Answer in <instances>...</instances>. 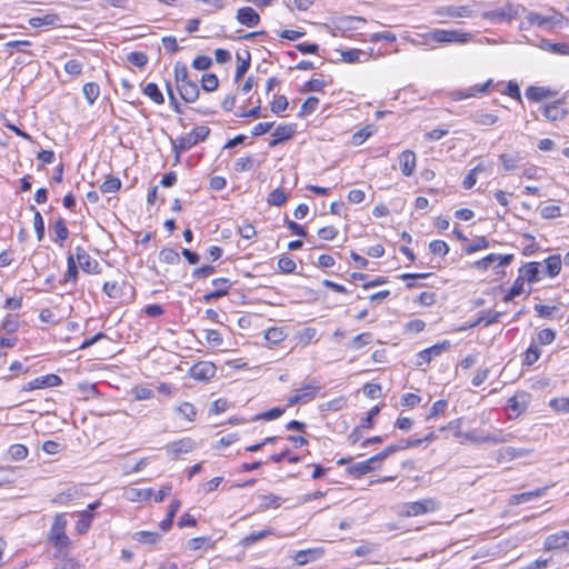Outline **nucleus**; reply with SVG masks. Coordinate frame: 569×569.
Wrapping results in <instances>:
<instances>
[{
  "mask_svg": "<svg viewBox=\"0 0 569 569\" xmlns=\"http://www.w3.org/2000/svg\"><path fill=\"white\" fill-rule=\"evenodd\" d=\"M523 286L525 283L517 277L515 280L512 287L507 292V295L503 297L505 302L512 301L517 296H520L523 292Z\"/></svg>",
  "mask_w": 569,
  "mask_h": 569,
  "instance_id": "nucleus-51",
  "label": "nucleus"
},
{
  "mask_svg": "<svg viewBox=\"0 0 569 569\" xmlns=\"http://www.w3.org/2000/svg\"><path fill=\"white\" fill-rule=\"evenodd\" d=\"M127 60L138 68H143L148 63V56L144 52L134 51L127 56Z\"/></svg>",
  "mask_w": 569,
  "mask_h": 569,
  "instance_id": "nucleus-56",
  "label": "nucleus"
},
{
  "mask_svg": "<svg viewBox=\"0 0 569 569\" xmlns=\"http://www.w3.org/2000/svg\"><path fill=\"white\" fill-rule=\"evenodd\" d=\"M471 13L472 11L468 6H446L435 10L436 16L449 18H467L470 17Z\"/></svg>",
  "mask_w": 569,
  "mask_h": 569,
  "instance_id": "nucleus-12",
  "label": "nucleus"
},
{
  "mask_svg": "<svg viewBox=\"0 0 569 569\" xmlns=\"http://www.w3.org/2000/svg\"><path fill=\"white\" fill-rule=\"evenodd\" d=\"M431 253L445 257L449 252V246L442 240H433L429 243Z\"/></svg>",
  "mask_w": 569,
  "mask_h": 569,
  "instance_id": "nucleus-60",
  "label": "nucleus"
},
{
  "mask_svg": "<svg viewBox=\"0 0 569 569\" xmlns=\"http://www.w3.org/2000/svg\"><path fill=\"white\" fill-rule=\"evenodd\" d=\"M210 134V128L207 126L196 127L191 132L179 137L177 140H171L172 149L174 152V163L180 161V154L200 141H204Z\"/></svg>",
  "mask_w": 569,
  "mask_h": 569,
  "instance_id": "nucleus-2",
  "label": "nucleus"
},
{
  "mask_svg": "<svg viewBox=\"0 0 569 569\" xmlns=\"http://www.w3.org/2000/svg\"><path fill=\"white\" fill-rule=\"evenodd\" d=\"M521 157L518 152L515 153H501L499 156V160L501 161L503 169L506 171H512L518 167V163L521 161Z\"/></svg>",
  "mask_w": 569,
  "mask_h": 569,
  "instance_id": "nucleus-31",
  "label": "nucleus"
},
{
  "mask_svg": "<svg viewBox=\"0 0 569 569\" xmlns=\"http://www.w3.org/2000/svg\"><path fill=\"white\" fill-rule=\"evenodd\" d=\"M562 99H558L543 107V116L550 121H559L566 118L568 110L561 108Z\"/></svg>",
  "mask_w": 569,
  "mask_h": 569,
  "instance_id": "nucleus-17",
  "label": "nucleus"
},
{
  "mask_svg": "<svg viewBox=\"0 0 569 569\" xmlns=\"http://www.w3.org/2000/svg\"><path fill=\"white\" fill-rule=\"evenodd\" d=\"M372 130L370 126H367L352 134L351 142L353 146L362 144L370 136Z\"/></svg>",
  "mask_w": 569,
  "mask_h": 569,
  "instance_id": "nucleus-54",
  "label": "nucleus"
},
{
  "mask_svg": "<svg viewBox=\"0 0 569 569\" xmlns=\"http://www.w3.org/2000/svg\"><path fill=\"white\" fill-rule=\"evenodd\" d=\"M287 201V194L281 188L272 190L267 198V202L270 206H282Z\"/></svg>",
  "mask_w": 569,
  "mask_h": 569,
  "instance_id": "nucleus-45",
  "label": "nucleus"
},
{
  "mask_svg": "<svg viewBox=\"0 0 569 569\" xmlns=\"http://www.w3.org/2000/svg\"><path fill=\"white\" fill-rule=\"evenodd\" d=\"M568 542H569V531L562 530V531L556 532V533L547 537V539L545 541V547L548 550L559 549V548L567 547Z\"/></svg>",
  "mask_w": 569,
  "mask_h": 569,
  "instance_id": "nucleus-20",
  "label": "nucleus"
},
{
  "mask_svg": "<svg viewBox=\"0 0 569 569\" xmlns=\"http://www.w3.org/2000/svg\"><path fill=\"white\" fill-rule=\"evenodd\" d=\"M426 40H432L437 43L449 44V43H467L471 40L472 34L462 32L459 30H443L435 29L430 32L421 34Z\"/></svg>",
  "mask_w": 569,
  "mask_h": 569,
  "instance_id": "nucleus-4",
  "label": "nucleus"
},
{
  "mask_svg": "<svg viewBox=\"0 0 569 569\" xmlns=\"http://www.w3.org/2000/svg\"><path fill=\"white\" fill-rule=\"evenodd\" d=\"M79 517L80 518L77 521L76 530L80 535H82V533H86L88 531V529L90 528L93 515L90 511L83 510L79 513Z\"/></svg>",
  "mask_w": 569,
  "mask_h": 569,
  "instance_id": "nucleus-35",
  "label": "nucleus"
},
{
  "mask_svg": "<svg viewBox=\"0 0 569 569\" xmlns=\"http://www.w3.org/2000/svg\"><path fill=\"white\" fill-rule=\"evenodd\" d=\"M260 500H261L260 508L262 510H266L271 507L278 508V507H280L281 502L283 501V499L281 497L276 496L273 493L261 495Z\"/></svg>",
  "mask_w": 569,
  "mask_h": 569,
  "instance_id": "nucleus-40",
  "label": "nucleus"
},
{
  "mask_svg": "<svg viewBox=\"0 0 569 569\" xmlns=\"http://www.w3.org/2000/svg\"><path fill=\"white\" fill-rule=\"evenodd\" d=\"M78 274H79V271H78V266H77L76 259L72 253H69V256L67 257V272L64 274L62 282L63 283L71 282L72 284H76L77 280H78Z\"/></svg>",
  "mask_w": 569,
  "mask_h": 569,
  "instance_id": "nucleus-26",
  "label": "nucleus"
},
{
  "mask_svg": "<svg viewBox=\"0 0 569 569\" xmlns=\"http://www.w3.org/2000/svg\"><path fill=\"white\" fill-rule=\"evenodd\" d=\"M53 231L56 233V241L62 242L68 238L69 230L63 218H59L54 221Z\"/></svg>",
  "mask_w": 569,
  "mask_h": 569,
  "instance_id": "nucleus-44",
  "label": "nucleus"
},
{
  "mask_svg": "<svg viewBox=\"0 0 569 569\" xmlns=\"http://www.w3.org/2000/svg\"><path fill=\"white\" fill-rule=\"evenodd\" d=\"M174 80L177 89L182 100L188 103L194 102L200 94L199 87L196 81L189 79L188 68L181 62L174 66Z\"/></svg>",
  "mask_w": 569,
  "mask_h": 569,
  "instance_id": "nucleus-1",
  "label": "nucleus"
},
{
  "mask_svg": "<svg viewBox=\"0 0 569 569\" xmlns=\"http://www.w3.org/2000/svg\"><path fill=\"white\" fill-rule=\"evenodd\" d=\"M556 339V332L552 329H541L537 335V341L540 345H550Z\"/></svg>",
  "mask_w": 569,
  "mask_h": 569,
  "instance_id": "nucleus-61",
  "label": "nucleus"
},
{
  "mask_svg": "<svg viewBox=\"0 0 569 569\" xmlns=\"http://www.w3.org/2000/svg\"><path fill=\"white\" fill-rule=\"evenodd\" d=\"M177 413L182 418L187 419L189 422L194 421L197 416V410L193 405L189 402H183L176 409Z\"/></svg>",
  "mask_w": 569,
  "mask_h": 569,
  "instance_id": "nucleus-39",
  "label": "nucleus"
},
{
  "mask_svg": "<svg viewBox=\"0 0 569 569\" xmlns=\"http://www.w3.org/2000/svg\"><path fill=\"white\" fill-rule=\"evenodd\" d=\"M201 86L207 92L214 91L219 86L218 77L214 73L203 74L201 78Z\"/></svg>",
  "mask_w": 569,
  "mask_h": 569,
  "instance_id": "nucleus-48",
  "label": "nucleus"
},
{
  "mask_svg": "<svg viewBox=\"0 0 569 569\" xmlns=\"http://www.w3.org/2000/svg\"><path fill=\"white\" fill-rule=\"evenodd\" d=\"M297 130L296 123L279 124L273 132V137H278L282 142L290 140Z\"/></svg>",
  "mask_w": 569,
  "mask_h": 569,
  "instance_id": "nucleus-29",
  "label": "nucleus"
},
{
  "mask_svg": "<svg viewBox=\"0 0 569 569\" xmlns=\"http://www.w3.org/2000/svg\"><path fill=\"white\" fill-rule=\"evenodd\" d=\"M403 513L408 517H416L438 509V502L433 499L408 502L403 506Z\"/></svg>",
  "mask_w": 569,
  "mask_h": 569,
  "instance_id": "nucleus-7",
  "label": "nucleus"
},
{
  "mask_svg": "<svg viewBox=\"0 0 569 569\" xmlns=\"http://www.w3.org/2000/svg\"><path fill=\"white\" fill-rule=\"evenodd\" d=\"M211 283L216 289L203 296L202 300L206 303H210L213 300L228 296L229 290L233 284V282L230 281L228 278H216L211 281Z\"/></svg>",
  "mask_w": 569,
  "mask_h": 569,
  "instance_id": "nucleus-8",
  "label": "nucleus"
},
{
  "mask_svg": "<svg viewBox=\"0 0 569 569\" xmlns=\"http://www.w3.org/2000/svg\"><path fill=\"white\" fill-rule=\"evenodd\" d=\"M8 453L13 460H22L28 456V448L24 445L16 443L10 446Z\"/></svg>",
  "mask_w": 569,
  "mask_h": 569,
  "instance_id": "nucleus-53",
  "label": "nucleus"
},
{
  "mask_svg": "<svg viewBox=\"0 0 569 569\" xmlns=\"http://www.w3.org/2000/svg\"><path fill=\"white\" fill-rule=\"evenodd\" d=\"M555 94V91L546 87L529 86L526 89V97L532 102H539L545 99L552 98Z\"/></svg>",
  "mask_w": 569,
  "mask_h": 569,
  "instance_id": "nucleus-19",
  "label": "nucleus"
},
{
  "mask_svg": "<svg viewBox=\"0 0 569 569\" xmlns=\"http://www.w3.org/2000/svg\"><path fill=\"white\" fill-rule=\"evenodd\" d=\"M1 328L7 333H13L19 328V321L17 316L13 315H7L6 319L3 320Z\"/></svg>",
  "mask_w": 569,
  "mask_h": 569,
  "instance_id": "nucleus-63",
  "label": "nucleus"
},
{
  "mask_svg": "<svg viewBox=\"0 0 569 569\" xmlns=\"http://www.w3.org/2000/svg\"><path fill=\"white\" fill-rule=\"evenodd\" d=\"M286 335L279 328H270L266 331L264 338L267 341L271 343L281 342L284 339Z\"/></svg>",
  "mask_w": 569,
  "mask_h": 569,
  "instance_id": "nucleus-64",
  "label": "nucleus"
},
{
  "mask_svg": "<svg viewBox=\"0 0 569 569\" xmlns=\"http://www.w3.org/2000/svg\"><path fill=\"white\" fill-rule=\"evenodd\" d=\"M519 16V7L506 3L503 7L483 13V18L493 22H510Z\"/></svg>",
  "mask_w": 569,
  "mask_h": 569,
  "instance_id": "nucleus-5",
  "label": "nucleus"
},
{
  "mask_svg": "<svg viewBox=\"0 0 569 569\" xmlns=\"http://www.w3.org/2000/svg\"><path fill=\"white\" fill-rule=\"evenodd\" d=\"M29 24L33 28H39L42 26L49 27H61V18L57 13H48L42 17H33L29 19Z\"/></svg>",
  "mask_w": 569,
  "mask_h": 569,
  "instance_id": "nucleus-22",
  "label": "nucleus"
},
{
  "mask_svg": "<svg viewBox=\"0 0 569 569\" xmlns=\"http://www.w3.org/2000/svg\"><path fill=\"white\" fill-rule=\"evenodd\" d=\"M372 342V333L370 332H362L358 336H356L352 341H351V346L353 349L356 350H359L361 349L362 347L369 345Z\"/></svg>",
  "mask_w": 569,
  "mask_h": 569,
  "instance_id": "nucleus-58",
  "label": "nucleus"
},
{
  "mask_svg": "<svg viewBox=\"0 0 569 569\" xmlns=\"http://www.w3.org/2000/svg\"><path fill=\"white\" fill-rule=\"evenodd\" d=\"M547 490H548V487H543V488H537L536 490H532V491L512 495L510 498V503L511 505H520L523 502H528L533 498L542 497Z\"/></svg>",
  "mask_w": 569,
  "mask_h": 569,
  "instance_id": "nucleus-23",
  "label": "nucleus"
},
{
  "mask_svg": "<svg viewBox=\"0 0 569 569\" xmlns=\"http://www.w3.org/2000/svg\"><path fill=\"white\" fill-rule=\"evenodd\" d=\"M254 160L251 156H246L237 159L234 162V170L237 172L250 171L253 169Z\"/></svg>",
  "mask_w": 569,
  "mask_h": 569,
  "instance_id": "nucleus-50",
  "label": "nucleus"
},
{
  "mask_svg": "<svg viewBox=\"0 0 569 569\" xmlns=\"http://www.w3.org/2000/svg\"><path fill=\"white\" fill-rule=\"evenodd\" d=\"M82 91L90 106L94 103L100 94V88L96 82H88L83 84Z\"/></svg>",
  "mask_w": 569,
  "mask_h": 569,
  "instance_id": "nucleus-37",
  "label": "nucleus"
},
{
  "mask_svg": "<svg viewBox=\"0 0 569 569\" xmlns=\"http://www.w3.org/2000/svg\"><path fill=\"white\" fill-rule=\"evenodd\" d=\"M121 181L117 177H108L100 186L102 193H113L120 190Z\"/></svg>",
  "mask_w": 569,
  "mask_h": 569,
  "instance_id": "nucleus-41",
  "label": "nucleus"
},
{
  "mask_svg": "<svg viewBox=\"0 0 569 569\" xmlns=\"http://www.w3.org/2000/svg\"><path fill=\"white\" fill-rule=\"evenodd\" d=\"M318 390L319 386L305 385L298 389L296 393L301 398V403H307L316 397Z\"/></svg>",
  "mask_w": 569,
  "mask_h": 569,
  "instance_id": "nucleus-36",
  "label": "nucleus"
},
{
  "mask_svg": "<svg viewBox=\"0 0 569 569\" xmlns=\"http://www.w3.org/2000/svg\"><path fill=\"white\" fill-rule=\"evenodd\" d=\"M527 20L531 23V24H536V26H539V27H543L548 23H551V22H557L558 20H555V17H545L540 13H537V12H529L528 16H527Z\"/></svg>",
  "mask_w": 569,
  "mask_h": 569,
  "instance_id": "nucleus-46",
  "label": "nucleus"
},
{
  "mask_svg": "<svg viewBox=\"0 0 569 569\" xmlns=\"http://www.w3.org/2000/svg\"><path fill=\"white\" fill-rule=\"evenodd\" d=\"M67 523L68 521L66 513L56 515L53 518V523L48 533V541L60 552L67 550L71 543L69 537L66 533Z\"/></svg>",
  "mask_w": 569,
  "mask_h": 569,
  "instance_id": "nucleus-3",
  "label": "nucleus"
},
{
  "mask_svg": "<svg viewBox=\"0 0 569 569\" xmlns=\"http://www.w3.org/2000/svg\"><path fill=\"white\" fill-rule=\"evenodd\" d=\"M194 441L191 438H183L178 441H173L169 445L168 449L176 456L180 453H188L193 450Z\"/></svg>",
  "mask_w": 569,
  "mask_h": 569,
  "instance_id": "nucleus-24",
  "label": "nucleus"
},
{
  "mask_svg": "<svg viewBox=\"0 0 569 569\" xmlns=\"http://www.w3.org/2000/svg\"><path fill=\"white\" fill-rule=\"evenodd\" d=\"M31 211H33V227L37 233L38 241H41L44 238V221L41 213L36 209L33 204L29 207Z\"/></svg>",
  "mask_w": 569,
  "mask_h": 569,
  "instance_id": "nucleus-34",
  "label": "nucleus"
},
{
  "mask_svg": "<svg viewBox=\"0 0 569 569\" xmlns=\"http://www.w3.org/2000/svg\"><path fill=\"white\" fill-rule=\"evenodd\" d=\"M450 347V341L445 340L442 342L436 343L418 353V366H422L425 363H429L432 358L440 356L445 350Z\"/></svg>",
  "mask_w": 569,
  "mask_h": 569,
  "instance_id": "nucleus-11",
  "label": "nucleus"
},
{
  "mask_svg": "<svg viewBox=\"0 0 569 569\" xmlns=\"http://www.w3.org/2000/svg\"><path fill=\"white\" fill-rule=\"evenodd\" d=\"M296 262L290 258V257H287V256H282L279 260H278V268L283 272V273H293L295 270H296Z\"/></svg>",
  "mask_w": 569,
  "mask_h": 569,
  "instance_id": "nucleus-62",
  "label": "nucleus"
},
{
  "mask_svg": "<svg viewBox=\"0 0 569 569\" xmlns=\"http://www.w3.org/2000/svg\"><path fill=\"white\" fill-rule=\"evenodd\" d=\"M129 499L132 501L136 500H148L151 498L153 491L152 489H130L128 492Z\"/></svg>",
  "mask_w": 569,
  "mask_h": 569,
  "instance_id": "nucleus-59",
  "label": "nucleus"
},
{
  "mask_svg": "<svg viewBox=\"0 0 569 569\" xmlns=\"http://www.w3.org/2000/svg\"><path fill=\"white\" fill-rule=\"evenodd\" d=\"M271 533H272V531L270 529L261 530V531H258V532H251L250 535L246 536L241 540L240 543L243 547H249V546L256 543L257 541H259V540H261L263 538H267Z\"/></svg>",
  "mask_w": 569,
  "mask_h": 569,
  "instance_id": "nucleus-42",
  "label": "nucleus"
},
{
  "mask_svg": "<svg viewBox=\"0 0 569 569\" xmlns=\"http://www.w3.org/2000/svg\"><path fill=\"white\" fill-rule=\"evenodd\" d=\"M549 406L557 412L569 413V397L553 398Z\"/></svg>",
  "mask_w": 569,
  "mask_h": 569,
  "instance_id": "nucleus-49",
  "label": "nucleus"
},
{
  "mask_svg": "<svg viewBox=\"0 0 569 569\" xmlns=\"http://www.w3.org/2000/svg\"><path fill=\"white\" fill-rule=\"evenodd\" d=\"M159 259L161 262L168 264H176L180 261L179 253L173 248H163L159 253Z\"/></svg>",
  "mask_w": 569,
  "mask_h": 569,
  "instance_id": "nucleus-38",
  "label": "nucleus"
},
{
  "mask_svg": "<svg viewBox=\"0 0 569 569\" xmlns=\"http://www.w3.org/2000/svg\"><path fill=\"white\" fill-rule=\"evenodd\" d=\"M127 289H130L131 293H133V288L124 280H122L121 282H118V281H113V282H104L103 284V292L111 299H119L121 298L124 293H126V290Z\"/></svg>",
  "mask_w": 569,
  "mask_h": 569,
  "instance_id": "nucleus-16",
  "label": "nucleus"
},
{
  "mask_svg": "<svg viewBox=\"0 0 569 569\" xmlns=\"http://www.w3.org/2000/svg\"><path fill=\"white\" fill-rule=\"evenodd\" d=\"M161 538V535L154 531H137L133 535V539L140 543L156 545Z\"/></svg>",
  "mask_w": 569,
  "mask_h": 569,
  "instance_id": "nucleus-32",
  "label": "nucleus"
},
{
  "mask_svg": "<svg viewBox=\"0 0 569 569\" xmlns=\"http://www.w3.org/2000/svg\"><path fill=\"white\" fill-rule=\"evenodd\" d=\"M492 84H493L492 79H488L485 83L472 86V87L466 89L465 91H459L457 94H458L459 99L475 97L478 93L487 92Z\"/></svg>",
  "mask_w": 569,
  "mask_h": 569,
  "instance_id": "nucleus-27",
  "label": "nucleus"
},
{
  "mask_svg": "<svg viewBox=\"0 0 569 569\" xmlns=\"http://www.w3.org/2000/svg\"><path fill=\"white\" fill-rule=\"evenodd\" d=\"M237 21L248 28L257 27L260 22V17L251 7H243L237 11Z\"/></svg>",
  "mask_w": 569,
  "mask_h": 569,
  "instance_id": "nucleus-15",
  "label": "nucleus"
},
{
  "mask_svg": "<svg viewBox=\"0 0 569 569\" xmlns=\"http://www.w3.org/2000/svg\"><path fill=\"white\" fill-rule=\"evenodd\" d=\"M489 247V241L486 237H477L469 246L466 247L465 251L468 254L475 253L479 250L487 249Z\"/></svg>",
  "mask_w": 569,
  "mask_h": 569,
  "instance_id": "nucleus-52",
  "label": "nucleus"
},
{
  "mask_svg": "<svg viewBox=\"0 0 569 569\" xmlns=\"http://www.w3.org/2000/svg\"><path fill=\"white\" fill-rule=\"evenodd\" d=\"M540 262L531 261L526 264H523L519 269V276L518 278L525 283V281L528 282H537L540 280Z\"/></svg>",
  "mask_w": 569,
  "mask_h": 569,
  "instance_id": "nucleus-14",
  "label": "nucleus"
},
{
  "mask_svg": "<svg viewBox=\"0 0 569 569\" xmlns=\"http://www.w3.org/2000/svg\"><path fill=\"white\" fill-rule=\"evenodd\" d=\"M501 316H502L501 311H488L485 316H482L480 319H478V321L475 322L473 325H471L470 327H475L481 322H483L485 327H488L492 323L498 322Z\"/></svg>",
  "mask_w": 569,
  "mask_h": 569,
  "instance_id": "nucleus-55",
  "label": "nucleus"
},
{
  "mask_svg": "<svg viewBox=\"0 0 569 569\" xmlns=\"http://www.w3.org/2000/svg\"><path fill=\"white\" fill-rule=\"evenodd\" d=\"M379 462L375 456L370 457L369 459L365 461H359L350 467L347 468V472L359 478L361 476H365L371 471H375L379 469L376 463Z\"/></svg>",
  "mask_w": 569,
  "mask_h": 569,
  "instance_id": "nucleus-13",
  "label": "nucleus"
},
{
  "mask_svg": "<svg viewBox=\"0 0 569 569\" xmlns=\"http://www.w3.org/2000/svg\"><path fill=\"white\" fill-rule=\"evenodd\" d=\"M546 273L553 278L559 274L561 270V258L560 254L549 256L546 260Z\"/></svg>",
  "mask_w": 569,
  "mask_h": 569,
  "instance_id": "nucleus-30",
  "label": "nucleus"
},
{
  "mask_svg": "<svg viewBox=\"0 0 569 569\" xmlns=\"http://www.w3.org/2000/svg\"><path fill=\"white\" fill-rule=\"evenodd\" d=\"M318 104H319V99L317 97L312 96V97L307 98L300 108L298 117L302 118L307 114L312 113L318 108Z\"/></svg>",
  "mask_w": 569,
  "mask_h": 569,
  "instance_id": "nucleus-43",
  "label": "nucleus"
},
{
  "mask_svg": "<svg viewBox=\"0 0 569 569\" xmlns=\"http://www.w3.org/2000/svg\"><path fill=\"white\" fill-rule=\"evenodd\" d=\"M216 371H217V368L212 362L200 361L190 368L189 375L191 378H193L196 380L208 381L212 377H214Z\"/></svg>",
  "mask_w": 569,
  "mask_h": 569,
  "instance_id": "nucleus-9",
  "label": "nucleus"
},
{
  "mask_svg": "<svg viewBox=\"0 0 569 569\" xmlns=\"http://www.w3.org/2000/svg\"><path fill=\"white\" fill-rule=\"evenodd\" d=\"M142 92L157 104H162L164 102L163 94L161 93L159 87L153 82L147 83L143 87Z\"/></svg>",
  "mask_w": 569,
  "mask_h": 569,
  "instance_id": "nucleus-33",
  "label": "nucleus"
},
{
  "mask_svg": "<svg viewBox=\"0 0 569 569\" xmlns=\"http://www.w3.org/2000/svg\"><path fill=\"white\" fill-rule=\"evenodd\" d=\"M323 555L322 548H311L306 550H299L293 557L295 561L299 566H305L309 562L320 559Z\"/></svg>",
  "mask_w": 569,
  "mask_h": 569,
  "instance_id": "nucleus-18",
  "label": "nucleus"
},
{
  "mask_svg": "<svg viewBox=\"0 0 569 569\" xmlns=\"http://www.w3.org/2000/svg\"><path fill=\"white\" fill-rule=\"evenodd\" d=\"M430 276V273H402L399 276L401 280L407 281V288L412 289L416 287H422L423 284H420L416 282L417 279H426Z\"/></svg>",
  "mask_w": 569,
  "mask_h": 569,
  "instance_id": "nucleus-47",
  "label": "nucleus"
},
{
  "mask_svg": "<svg viewBox=\"0 0 569 569\" xmlns=\"http://www.w3.org/2000/svg\"><path fill=\"white\" fill-rule=\"evenodd\" d=\"M243 54L244 57L239 52L237 53L238 66L234 74L236 82L239 81L250 68V52L248 50H244Z\"/></svg>",
  "mask_w": 569,
  "mask_h": 569,
  "instance_id": "nucleus-25",
  "label": "nucleus"
},
{
  "mask_svg": "<svg viewBox=\"0 0 569 569\" xmlns=\"http://www.w3.org/2000/svg\"><path fill=\"white\" fill-rule=\"evenodd\" d=\"M73 257L82 271L92 274H99L101 272L99 262L96 259H92L83 247L77 246L74 248Z\"/></svg>",
  "mask_w": 569,
  "mask_h": 569,
  "instance_id": "nucleus-6",
  "label": "nucleus"
},
{
  "mask_svg": "<svg viewBox=\"0 0 569 569\" xmlns=\"http://www.w3.org/2000/svg\"><path fill=\"white\" fill-rule=\"evenodd\" d=\"M400 169L403 176L410 177L416 169V153L406 150L399 156Z\"/></svg>",
  "mask_w": 569,
  "mask_h": 569,
  "instance_id": "nucleus-21",
  "label": "nucleus"
},
{
  "mask_svg": "<svg viewBox=\"0 0 569 569\" xmlns=\"http://www.w3.org/2000/svg\"><path fill=\"white\" fill-rule=\"evenodd\" d=\"M62 383V380L59 376L54 373H49L46 376L38 377L32 381H29L22 387V391H32L36 389H43L48 387H57Z\"/></svg>",
  "mask_w": 569,
  "mask_h": 569,
  "instance_id": "nucleus-10",
  "label": "nucleus"
},
{
  "mask_svg": "<svg viewBox=\"0 0 569 569\" xmlns=\"http://www.w3.org/2000/svg\"><path fill=\"white\" fill-rule=\"evenodd\" d=\"M471 119L477 124L490 127L496 124L499 118L496 114L479 110L471 114Z\"/></svg>",
  "mask_w": 569,
  "mask_h": 569,
  "instance_id": "nucleus-28",
  "label": "nucleus"
},
{
  "mask_svg": "<svg viewBox=\"0 0 569 569\" xmlns=\"http://www.w3.org/2000/svg\"><path fill=\"white\" fill-rule=\"evenodd\" d=\"M288 104L286 96H276L271 102L270 109L274 114H280L288 108Z\"/></svg>",
  "mask_w": 569,
  "mask_h": 569,
  "instance_id": "nucleus-57",
  "label": "nucleus"
}]
</instances>
